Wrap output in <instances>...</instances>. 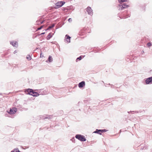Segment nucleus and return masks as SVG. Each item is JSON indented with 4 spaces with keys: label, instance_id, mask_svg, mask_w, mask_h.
<instances>
[{
    "label": "nucleus",
    "instance_id": "nucleus-6",
    "mask_svg": "<svg viewBox=\"0 0 152 152\" xmlns=\"http://www.w3.org/2000/svg\"><path fill=\"white\" fill-rule=\"evenodd\" d=\"M86 11L90 15H93V12L91 8L90 7H88L86 9Z\"/></svg>",
    "mask_w": 152,
    "mask_h": 152
},
{
    "label": "nucleus",
    "instance_id": "nucleus-26",
    "mask_svg": "<svg viewBox=\"0 0 152 152\" xmlns=\"http://www.w3.org/2000/svg\"><path fill=\"white\" fill-rule=\"evenodd\" d=\"M43 21H42V22H40V24H42V23H43Z\"/></svg>",
    "mask_w": 152,
    "mask_h": 152
},
{
    "label": "nucleus",
    "instance_id": "nucleus-2",
    "mask_svg": "<svg viewBox=\"0 0 152 152\" xmlns=\"http://www.w3.org/2000/svg\"><path fill=\"white\" fill-rule=\"evenodd\" d=\"M76 138L81 141H84L86 140V139L83 135L80 134H77L75 136Z\"/></svg>",
    "mask_w": 152,
    "mask_h": 152
},
{
    "label": "nucleus",
    "instance_id": "nucleus-22",
    "mask_svg": "<svg viewBox=\"0 0 152 152\" xmlns=\"http://www.w3.org/2000/svg\"><path fill=\"white\" fill-rule=\"evenodd\" d=\"M50 116H48L47 117H46L45 118V119H50Z\"/></svg>",
    "mask_w": 152,
    "mask_h": 152
},
{
    "label": "nucleus",
    "instance_id": "nucleus-25",
    "mask_svg": "<svg viewBox=\"0 0 152 152\" xmlns=\"http://www.w3.org/2000/svg\"><path fill=\"white\" fill-rule=\"evenodd\" d=\"M45 34V32H43V33H42L40 34H41V35H42V34Z\"/></svg>",
    "mask_w": 152,
    "mask_h": 152
},
{
    "label": "nucleus",
    "instance_id": "nucleus-15",
    "mask_svg": "<svg viewBox=\"0 0 152 152\" xmlns=\"http://www.w3.org/2000/svg\"><path fill=\"white\" fill-rule=\"evenodd\" d=\"M48 61L49 62H51L52 61V58L51 56H49L48 58Z\"/></svg>",
    "mask_w": 152,
    "mask_h": 152
},
{
    "label": "nucleus",
    "instance_id": "nucleus-18",
    "mask_svg": "<svg viewBox=\"0 0 152 152\" xmlns=\"http://www.w3.org/2000/svg\"><path fill=\"white\" fill-rule=\"evenodd\" d=\"M43 26H41L40 27L38 28L37 30V31L41 29L43 27Z\"/></svg>",
    "mask_w": 152,
    "mask_h": 152
},
{
    "label": "nucleus",
    "instance_id": "nucleus-10",
    "mask_svg": "<svg viewBox=\"0 0 152 152\" xmlns=\"http://www.w3.org/2000/svg\"><path fill=\"white\" fill-rule=\"evenodd\" d=\"M104 130H98L96 129V131L94 132L95 133H97L100 134H101V133L104 132Z\"/></svg>",
    "mask_w": 152,
    "mask_h": 152
},
{
    "label": "nucleus",
    "instance_id": "nucleus-13",
    "mask_svg": "<svg viewBox=\"0 0 152 152\" xmlns=\"http://www.w3.org/2000/svg\"><path fill=\"white\" fill-rule=\"evenodd\" d=\"M54 26H55L54 24H53L52 25H51V26H50L47 29H46L45 30L47 31V30H48L52 28L53 27H54Z\"/></svg>",
    "mask_w": 152,
    "mask_h": 152
},
{
    "label": "nucleus",
    "instance_id": "nucleus-4",
    "mask_svg": "<svg viewBox=\"0 0 152 152\" xmlns=\"http://www.w3.org/2000/svg\"><path fill=\"white\" fill-rule=\"evenodd\" d=\"M64 3L65 2L63 1L59 2L56 3V6L57 8H58L62 6Z\"/></svg>",
    "mask_w": 152,
    "mask_h": 152
},
{
    "label": "nucleus",
    "instance_id": "nucleus-24",
    "mask_svg": "<svg viewBox=\"0 0 152 152\" xmlns=\"http://www.w3.org/2000/svg\"><path fill=\"white\" fill-rule=\"evenodd\" d=\"M17 52V50H15L14 52V53H15Z\"/></svg>",
    "mask_w": 152,
    "mask_h": 152
},
{
    "label": "nucleus",
    "instance_id": "nucleus-23",
    "mask_svg": "<svg viewBox=\"0 0 152 152\" xmlns=\"http://www.w3.org/2000/svg\"><path fill=\"white\" fill-rule=\"evenodd\" d=\"M43 55H42V53H41L40 54V57L41 58H43Z\"/></svg>",
    "mask_w": 152,
    "mask_h": 152
},
{
    "label": "nucleus",
    "instance_id": "nucleus-20",
    "mask_svg": "<svg viewBox=\"0 0 152 152\" xmlns=\"http://www.w3.org/2000/svg\"><path fill=\"white\" fill-rule=\"evenodd\" d=\"M82 59V57L81 56H80L78 58L76 59V61H77L78 59H79V60H81Z\"/></svg>",
    "mask_w": 152,
    "mask_h": 152
},
{
    "label": "nucleus",
    "instance_id": "nucleus-11",
    "mask_svg": "<svg viewBox=\"0 0 152 152\" xmlns=\"http://www.w3.org/2000/svg\"><path fill=\"white\" fill-rule=\"evenodd\" d=\"M66 40L67 42L69 43L70 42V39L71 37H70L69 35H66Z\"/></svg>",
    "mask_w": 152,
    "mask_h": 152
},
{
    "label": "nucleus",
    "instance_id": "nucleus-8",
    "mask_svg": "<svg viewBox=\"0 0 152 152\" xmlns=\"http://www.w3.org/2000/svg\"><path fill=\"white\" fill-rule=\"evenodd\" d=\"M85 85V82L84 81H82L79 84L78 86L80 88H82Z\"/></svg>",
    "mask_w": 152,
    "mask_h": 152
},
{
    "label": "nucleus",
    "instance_id": "nucleus-1",
    "mask_svg": "<svg viewBox=\"0 0 152 152\" xmlns=\"http://www.w3.org/2000/svg\"><path fill=\"white\" fill-rule=\"evenodd\" d=\"M25 92L26 94H29L34 96H37L39 95L38 93L34 92L32 89H28L25 91Z\"/></svg>",
    "mask_w": 152,
    "mask_h": 152
},
{
    "label": "nucleus",
    "instance_id": "nucleus-17",
    "mask_svg": "<svg viewBox=\"0 0 152 152\" xmlns=\"http://www.w3.org/2000/svg\"><path fill=\"white\" fill-rule=\"evenodd\" d=\"M26 58L28 60H31V57L29 55H28L27 56Z\"/></svg>",
    "mask_w": 152,
    "mask_h": 152
},
{
    "label": "nucleus",
    "instance_id": "nucleus-3",
    "mask_svg": "<svg viewBox=\"0 0 152 152\" xmlns=\"http://www.w3.org/2000/svg\"><path fill=\"white\" fill-rule=\"evenodd\" d=\"M17 111V109L15 107H13L12 109H10L9 111H7L9 113L13 114L15 113Z\"/></svg>",
    "mask_w": 152,
    "mask_h": 152
},
{
    "label": "nucleus",
    "instance_id": "nucleus-9",
    "mask_svg": "<svg viewBox=\"0 0 152 152\" xmlns=\"http://www.w3.org/2000/svg\"><path fill=\"white\" fill-rule=\"evenodd\" d=\"M10 44L13 46L15 47L17 46L18 45L17 42L15 41L12 42H10Z\"/></svg>",
    "mask_w": 152,
    "mask_h": 152
},
{
    "label": "nucleus",
    "instance_id": "nucleus-14",
    "mask_svg": "<svg viewBox=\"0 0 152 152\" xmlns=\"http://www.w3.org/2000/svg\"><path fill=\"white\" fill-rule=\"evenodd\" d=\"M118 1L121 4L123 2H127V0H118Z\"/></svg>",
    "mask_w": 152,
    "mask_h": 152
},
{
    "label": "nucleus",
    "instance_id": "nucleus-12",
    "mask_svg": "<svg viewBox=\"0 0 152 152\" xmlns=\"http://www.w3.org/2000/svg\"><path fill=\"white\" fill-rule=\"evenodd\" d=\"M53 35V34L52 33H49L47 37V39L49 40L52 37Z\"/></svg>",
    "mask_w": 152,
    "mask_h": 152
},
{
    "label": "nucleus",
    "instance_id": "nucleus-19",
    "mask_svg": "<svg viewBox=\"0 0 152 152\" xmlns=\"http://www.w3.org/2000/svg\"><path fill=\"white\" fill-rule=\"evenodd\" d=\"M147 45L148 47H150V46H151V43H150V42H148V43L147 44Z\"/></svg>",
    "mask_w": 152,
    "mask_h": 152
},
{
    "label": "nucleus",
    "instance_id": "nucleus-7",
    "mask_svg": "<svg viewBox=\"0 0 152 152\" xmlns=\"http://www.w3.org/2000/svg\"><path fill=\"white\" fill-rule=\"evenodd\" d=\"M119 6H122L121 9L122 10L123 9L126 8H127L128 7H129V5L126 4H124L122 5H119Z\"/></svg>",
    "mask_w": 152,
    "mask_h": 152
},
{
    "label": "nucleus",
    "instance_id": "nucleus-16",
    "mask_svg": "<svg viewBox=\"0 0 152 152\" xmlns=\"http://www.w3.org/2000/svg\"><path fill=\"white\" fill-rule=\"evenodd\" d=\"M11 152H20L18 149H15L13 151H12Z\"/></svg>",
    "mask_w": 152,
    "mask_h": 152
},
{
    "label": "nucleus",
    "instance_id": "nucleus-21",
    "mask_svg": "<svg viewBox=\"0 0 152 152\" xmlns=\"http://www.w3.org/2000/svg\"><path fill=\"white\" fill-rule=\"evenodd\" d=\"M68 20L69 22H70L72 21V19L71 18H69L68 19Z\"/></svg>",
    "mask_w": 152,
    "mask_h": 152
},
{
    "label": "nucleus",
    "instance_id": "nucleus-5",
    "mask_svg": "<svg viewBox=\"0 0 152 152\" xmlns=\"http://www.w3.org/2000/svg\"><path fill=\"white\" fill-rule=\"evenodd\" d=\"M146 84L152 83V77H150L147 78L145 80Z\"/></svg>",
    "mask_w": 152,
    "mask_h": 152
}]
</instances>
